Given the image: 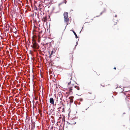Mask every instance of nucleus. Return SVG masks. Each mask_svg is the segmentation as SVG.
Here are the masks:
<instances>
[{
	"instance_id": "1",
	"label": "nucleus",
	"mask_w": 130,
	"mask_h": 130,
	"mask_svg": "<svg viewBox=\"0 0 130 130\" xmlns=\"http://www.w3.org/2000/svg\"><path fill=\"white\" fill-rule=\"evenodd\" d=\"M76 89L79 90L80 89L79 87L77 86H74L71 84V82L70 81L68 82V90H69L70 93H72L73 91H76Z\"/></svg>"
},
{
	"instance_id": "2",
	"label": "nucleus",
	"mask_w": 130,
	"mask_h": 130,
	"mask_svg": "<svg viewBox=\"0 0 130 130\" xmlns=\"http://www.w3.org/2000/svg\"><path fill=\"white\" fill-rule=\"evenodd\" d=\"M62 98L63 95L61 93H60L58 94L57 97L56 103H57V101H59L60 103V104L63 106L64 105V104H63V101H64L63 100H62Z\"/></svg>"
},
{
	"instance_id": "3",
	"label": "nucleus",
	"mask_w": 130,
	"mask_h": 130,
	"mask_svg": "<svg viewBox=\"0 0 130 130\" xmlns=\"http://www.w3.org/2000/svg\"><path fill=\"white\" fill-rule=\"evenodd\" d=\"M129 97L128 96H127L125 94L123 93H121L119 96V98L121 100H125L126 102L129 101V98H128Z\"/></svg>"
},
{
	"instance_id": "4",
	"label": "nucleus",
	"mask_w": 130,
	"mask_h": 130,
	"mask_svg": "<svg viewBox=\"0 0 130 130\" xmlns=\"http://www.w3.org/2000/svg\"><path fill=\"white\" fill-rule=\"evenodd\" d=\"M63 16L64 18V22L66 23L67 25L69 24V19L68 18V12H64L63 13Z\"/></svg>"
},
{
	"instance_id": "5",
	"label": "nucleus",
	"mask_w": 130,
	"mask_h": 130,
	"mask_svg": "<svg viewBox=\"0 0 130 130\" xmlns=\"http://www.w3.org/2000/svg\"><path fill=\"white\" fill-rule=\"evenodd\" d=\"M72 71L68 72L66 75V78L67 80H71L72 79Z\"/></svg>"
},
{
	"instance_id": "6",
	"label": "nucleus",
	"mask_w": 130,
	"mask_h": 130,
	"mask_svg": "<svg viewBox=\"0 0 130 130\" xmlns=\"http://www.w3.org/2000/svg\"><path fill=\"white\" fill-rule=\"evenodd\" d=\"M89 97L90 99L92 100H93L95 98V95L93 93L89 92Z\"/></svg>"
},
{
	"instance_id": "7",
	"label": "nucleus",
	"mask_w": 130,
	"mask_h": 130,
	"mask_svg": "<svg viewBox=\"0 0 130 130\" xmlns=\"http://www.w3.org/2000/svg\"><path fill=\"white\" fill-rule=\"evenodd\" d=\"M56 49L54 48H53L52 49V51H51V54H50V52H48L50 55L49 56V58H51V55L54 54V53L56 52Z\"/></svg>"
},
{
	"instance_id": "8",
	"label": "nucleus",
	"mask_w": 130,
	"mask_h": 130,
	"mask_svg": "<svg viewBox=\"0 0 130 130\" xmlns=\"http://www.w3.org/2000/svg\"><path fill=\"white\" fill-rule=\"evenodd\" d=\"M32 47L34 48H38V47L37 44L36 42H34L33 43L32 45L31 46Z\"/></svg>"
},
{
	"instance_id": "9",
	"label": "nucleus",
	"mask_w": 130,
	"mask_h": 130,
	"mask_svg": "<svg viewBox=\"0 0 130 130\" xmlns=\"http://www.w3.org/2000/svg\"><path fill=\"white\" fill-rule=\"evenodd\" d=\"M50 102L51 104H54V101L53 98H51L50 99Z\"/></svg>"
},
{
	"instance_id": "10",
	"label": "nucleus",
	"mask_w": 130,
	"mask_h": 130,
	"mask_svg": "<svg viewBox=\"0 0 130 130\" xmlns=\"http://www.w3.org/2000/svg\"><path fill=\"white\" fill-rule=\"evenodd\" d=\"M117 24V23L116 22H115L114 21H112V27L114 28H115V25H116Z\"/></svg>"
},
{
	"instance_id": "11",
	"label": "nucleus",
	"mask_w": 130,
	"mask_h": 130,
	"mask_svg": "<svg viewBox=\"0 0 130 130\" xmlns=\"http://www.w3.org/2000/svg\"><path fill=\"white\" fill-rule=\"evenodd\" d=\"M74 119H72L70 121V123L71 124H74L76 123V122L74 121Z\"/></svg>"
},
{
	"instance_id": "12",
	"label": "nucleus",
	"mask_w": 130,
	"mask_h": 130,
	"mask_svg": "<svg viewBox=\"0 0 130 130\" xmlns=\"http://www.w3.org/2000/svg\"><path fill=\"white\" fill-rule=\"evenodd\" d=\"M73 96H71L69 98V99L70 100V103H72L73 102Z\"/></svg>"
},
{
	"instance_id": "13",
	"label": "nucleus",
	"mask_w": 130,
	"mask_h": 130,
	"mask_svg": "<svg viewBox=\"0 0 130 130\" xmlns=\"http://www.w3.org/2000/svg\"><path fill=\"white\" fill-rule=\"evenodd\" d=\"M42 21H43L44 22L46 21L47 19L46 16L45 17L43 18L42 19Z\"/></svg>"
},
{
	"instance_id": "14",
	"label": "nucleus",
	"mask_w": 130,
	"mask_h": 130,
	"mask_svg": "<svg viewBox=\"0 0 130 130\" xmlns=\"http://www.w3.org/2000/svg\"><path fill=\"white\" fill-rule=\"evenodd\" d=\"M65 121V117L63 116V118H62V122H64Z\"/></svg>"
},
{
	"instance_id": "15",
	"label": "nucleus",
	"mask_w": 130,
	"mask_h": 130,
	"mask_svg": "<svg viewBox=\"0 0 130 130\" xmlns=\"http://www.w3.org/2000/svg\"><path fill=\"white\" fill-rule=\"evenodd\" d=\"M73 32L74 34V35H75V37L76 38H77V36L76 35V33H75V32H74V31H73Z\"/></svg>"
},
{
	"instance_id": "16",
	"label": "nucleus",
	"mask_w": 130,
	"mask_h": 130,
	"mask_svg": "<svg viewBox=\"0 0 130 130\" xmlns=\"http://www.w3.org/2000/svg\"><path fill=\"white\" fill-rule=\"evenodd\" d=\"M105 10H104V11H102V12H101L100 13V15H101L102 14V13H103L104 12H105Z\"/></svg>"
},
{
	"instance_id": "17",
	"label": "nucleus",
	"mask_w": 130,
	"mask_h": 130,
	"mask_svg": "<svg viewBox=\"0 0 130 130\" xmlns=\"http://www.w3.org/2000/svg\"><path fill=\"white\" fill-rule=\"evenodd\" d=\"M64 111V109L63 108H62V112H63Z\"/></svg>"
},
{
	"instance_id": "18",
	"label": "nucleus",
	"mask_w": 130,
	"mask_h": 130,
	"mask_svg": "<svg viewBox=\"0 0 130 130\" xmlns=\"http://www.w3.org/2000/svg\"><path fill=\"white\" fill-rule=\"evenodd\" d=\"M100 4L101 5H102L103 4L102 2H100Z\"/></svg>"
},
{
	"instance_id": "19",
	"label": "nucleus",
	"mask_w": 130,
	"mask_h": 130,
	"mask_svg": "<svg viewBox=\"0 0 130 130\" xmlns=\"http://www.w3.org/2000/svg\"><path fill=\"white\" fill-rule=\"evenodd\" d=\"M114 69L115 70H116V68L115 67L114 68Z\"/></svg>"
},
{
	"instance_id": "20",
	"label": "nucleus",
	"mask_w": 130,
	"mask_h": 130,
	"mask_svg": "<svg viewBox=\"0 0 130 130\" xmlns=\"http://www.w3.org/2000/svg\"><path fill=\"white\" fill-rule=\"evenodd\" d=\"M115 17H117V15L116 14V15H115Z\"/></svg>"
},
{
	"instance_id": "21",
	"label": "nucleus",
	"mask_w": 130,
	"mask_h": 130,
	"mask_svg": "<svg viewBox=\"0 0 130 130\" xmlns=\"http://www.w3.org/2000/svg\"><path fill=\"white\" fill-rule=\"evenodd\" d=\"M99 16H96V17H99Z\"/></svg>"
}]
</instances>
